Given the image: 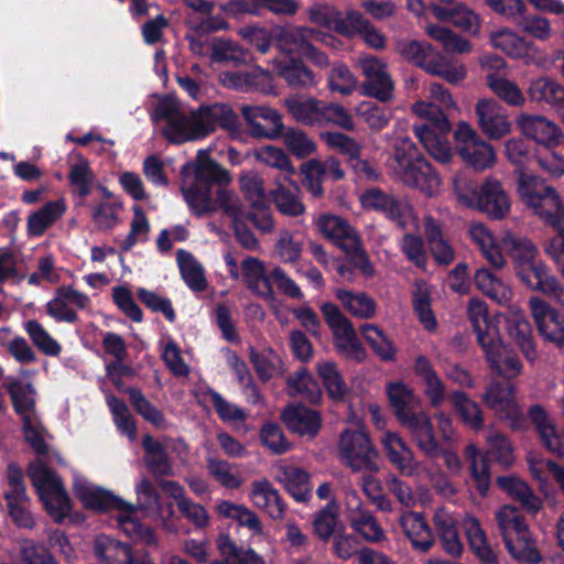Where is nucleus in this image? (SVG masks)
Here are the masks:
<instances>
[{"instance_id": "obj_1", "label": "nucleus", "mask_w": 564, "mask_h": 564, "mask_svg": "<svg viewBox=\"0 0 564 564\" xmlns=\"http://www.w3.org/2000/svg\"><path fill=\"white\" fill-rule=\"evenodd\" d=\"M74 491L87 509L97 511L116 510L118 512L116 517L117 527L127 536L145 545L156 544L158 539L153 530L142 524L139 519L132 517L135 507L130 502L82 478L74 480Z\"/></svg>"}, {"instance_id": "obj_2", "label": "nucleus", "mask_w": 564, "mask_h": 564, "mask_svg": "<svg viewBox=\"0 0 564 564\" xmlns=\"http://www.w3.org/2000/svg\"><path fill=\"white\" fill-rule=\"evenodd\" d=\"M387 394L395 416L404 426L416 447L429 458L440 454V443L436 440L431 417L423 411H417L420 400L402 382L388 384Z\"/></svg>"}, {"instance_id": "obj_3", "label": "nucleus", "mask_w": 564, "mask_h": 564, "mask_svg": "<svg viewBox=\"0 0 564 564\" xmlns=\"http://www.w3.org/2000/svg\"><path fill=\"white\" fill-rule=\"evenodd\" d=\"M393 170L405 185L429 196L436 194L440 188V176L408 138L400 139L394 144Z\"/></svg>"}, {"instance_id": "obj_4", "label": "nucleus", "mask_w": 564, "mask_h": 564, "mask_svg": "<svg viewBox=\"0 0 564 564\" xmlns=\"http://www.w3.org/2000/svg\"><path fill=\"white\" fill-rule=\"evenodd\" d=\"M444 107L432 101L420 100L413 104V112L426 122L414 127L415 137L436 161L445 164L452 159V151L445 134L451 130Z\"/></svg>"}, {"instance_id": "obj_5", "label": "nucleus", "mask_w": 564, "mask_h": 564, "mask_svg": "<svg viewBox=\"0 0 564 564\" xmlns=\"http://www.w3.org/2000/svg\"><path fill=\"white\" fill-rule=\"evenodd\" d=\"M496 521L506 549L520 564H538L541 554L520 511L510 505L502 506L496 512Z\"/></svg>"}, {"instance_id": "obj_6", "label": "nucleus", "mask_w": 564, "mask_h": 564, "mask_svg": "<svg viewBox=\"0 0 564 564\" xmlns=\"http://www.w3.org/2000/svg\"><path fill=\"white\" fill-rule=\"evenodd\" d=\"M397 51L405 59L449 84H458L467 76V69L462 62L441 54L429 43L404 40L398 42Z\"/></svg>"}, {"instance_id": "obj_7", "label": "nucleus", "mask_w": 564, "mask_h": 564, "mask_svg": "<svg viewBox=\"0 0 564 564\" xmlns=\"http://www.w3.org/2000/svg\"><path fill=\"white\" fill-rule=\"evenodd\" d=\"M518 193L525 206L546 225L552 226L564 213V202L556 189L539 177L521 173Z\"/></svg>"}, {"instance_id": "obj_8", "label": "nucleus", "mask_w": 564, "mask_h": 564, "mask_svg": "<svg viewBox=\"0 0 564 564\" xmlns=\"http://www.w3.org/2000/svg\"><path fill=\"white\" fill-rule=\"evenodd\" d=\"M10 394L14 412L22 421V430L25 441L41 451L44 448V429L39 413L36 411L35 388L30 382H22L19 379H12L6 384Z\"/></svg>"}, {"instance_id": "obj_9", "label": "nucleus", "mask_w": 564, "mask_h": 564, "mask_svg": "<svg viewBox=\"0 0 564 564\" xmlns=\"http://www.w3.org/2000/svg\"><path fill=\"white\" fill-rule=\"evenodd\" d=\"M154 116L164 120L163 135L173 143L182 144L203 138V126L198 109L184 111L170 100L158 104Z\"/></svg>"}, {"instance_id": "obj_10", "label": "nucleus", "mask_w": 564, "mask_h": 564, "mask_svg": "<svg viewBox=\"0 0 564 564\" xmlns=\"http://www.w3.org/2000/svg\"><path fill=\"white\" fill-rule=\"evenodd\" d=\"M467 187L465 180L454 178V191L460 202L470 205L475 200L478 208L491 219H502L509 214L510 198L499 180L492 176L486 177L478 191L473 188L471 197L466 193Z\"/></svg>"}, {"instance_id": "obj_11", "label": "nucleus", "mask_w": 564, "mask_h": 564, "mask_svg": "<svg viewBox=\"0 0 564 564\" xmlns=\"http://www.w3.org/2000/svg\"><path fill=\"white\" fill-rule=\"evenodd\" d=\"M338 455L352 473L379 470L378 451L362 430H346L340 434Z\"/></svg>"}, {"instance_id": "obj_12", "label": "nucleus", "mask_w": 564, "mask_h": 564, "mask_svg": "<svg viewBox=\"0 0 564 564\" xmlns=\"http://www.w3.org/2000/svg\"><path fill=\"white\" fill-rule=\"evenodd\" d=\"M456 148L466 164L476 171L490 169L496 163L494 147L485 141L467 122L455 130Z\"/></svg>"}, {"instance_id": "obj_13", "label": "nucleus", "mask_w": 564, "mask_h": 564, "mask_svg": "<svg viewBox=\"0 0 564 564\" xmlns=\"http://www.w3.org/2000/svg\"><path fill=\"white\" fill-rule=\"evenodd\" d=\"M358 66L365 77L360 86L362 95L381 102L393 99L394 83L383 59L372 55L360 56Z\"/></svg>"}, {"instance_id": "obj_14", "label": "nucleus", "mask_w": 564, "mask_h": 564, "mask_svg": "<svg viewBox=\"0 0 564 564\" xmlns=\"http://www.w3.org/2000/svg\"><path fill=\"white\" fill-rule=\"evenodd\" d=\"M481 400L499 420L508 421L513 430L522 426L523 414L514 399L512 383L492 380L486 387Z\"/></svg>"}, {"instance_id": "obj_15", "label": "nucleus", "mask_w": 564, "mask_h": 564, "mask_svg": "<svg viewBox=\"0 0 564 564\" xmlns=\"http://www.w3.org/2000/svg\"><path fill=\"white\" fill-rule=\"evenodd\" d=\"M45 308L55 322L75 324L79 321L76 310L90 311L91 300L72 285H62L55 290Z\"/></svg>"}, {"instance_id": "obj_16", "label": "nucleus", "mask_w": 564, "mask_h": 564, "mask_svg": "<svg viewBox=\"0 0 564 564\" xmlns=\"http://www.w3.org/2000/svg\"><path fill=\"white\" fill-rule=\"evenodd\" d=\"M33 449L37 457L29 465L28 476L40 496L63 485L62 479L51 466L54 464L63 465L65 462L59 453L54 448H51L45 442L44 448L41 451H37L36 448Z\"/></svg>"}, {"instance_id": "obj_17", "label": "nucleus", "mask_w": 564, "mask_h": 564, "mask_svg": "<svg viewBox=\"0 0 564 564\" xmlns=\"http://www.w3.org/2000/svg\"><path fill=\"white\" fill-rule=\"evenodd\" d=\"M240 111L252 137L272 140L283 134L282 117L275 109L259 105H243Z\"/></svg>"}, {"instance_id": "obj_18", "label": "nucleus", "mask_w": 564, "mask_h": 564, "mask_svg": "<svg viewBox=\"0 0 564 564\" xmlns=\"http://www.w3.org/2000/svg\"><path fill=\"white\" fill-rule=\"evenodd\" d=\"M516 124L524 137L546 148L558 145L564 140L560 127L542 115L521 112L516 118Z\"/></svg>"}, {"instance_id": "obj_19", "label": "nucleus", "mask_w": 564, "mask_h": 564, "mask_svg": "<svg viewBox=\"0 0 564 564\" xmlns=\"http://www.w3.org/2000/svg\"><path fill=\"white\" fill-rule=\"evenodd\" d=\"M532 317L540 335L547 341L564 349V325L558 313L544 300L533 296L529 300Z\"/></svg>"}, {"instance_id": "obj_20", "label": "nucleus", "mask_w": 564, "mask_h": 564, "mask_svg": "<svg viewBox=\"0 0 564 564\" xmlns=\"http://www.w3.org/2000/svg\"><path fill=\"white\" fill-rule=\"evenodd\" d=\"M502 243L514 261L517 275L525 279V270H533L539 278H543V274H545L544 262L538 259V248L531 240L518 238L508 232L503 236Z\"/></svg>"}, {"instance_id": "obj_21", "label": "nucleus", "mask_w": 564, "mask_h": 564, "mask_svg": "<svg viewBox=\"0 0 564 564\" xmlns=\"http://www.w3.org/2000/svg\"><path fill=\"white\" fill-rule=\"evenodd\" d=\"M478 126L489 139L499 140L511 131L505 108L495 99H480L475 106Z\"/></svg>"}, {"instance_id": "obj_22", "label": "nucleus", "mask_w": 564, "mask_h": 564, "mask_svg": "<svg viewBox=\"0 0 564 564\" xmlns=\"http://www.w3.org/2000/svg\"><path fill=\"white\" fill-rule=\"evenodd\" d=\"M381 443L389 462L402 475L413 477L421 473L423 464L415 458L414 452L398 433L386 431Z\"/></svg>"}, {"instance_id": "obj_23", "label": "nucleus", "mask_w": 564, "mask_h": 564, "mask_svg": "<svg viewBox=\"0 0 564 564\" xmlns=\"http://www.w3.org/2000/svg\"><path fill=\"white\" fill-rule=\"evenodd\" d=\"M240 268L242 281L250 292L264 300L274 299L271 274L268 275L264 263L260 259L247 257L241 261Z\"/></svg>"}, {"instance_id": "obj_24", "label": "nucleus", "mask_w": 564, "mask_h": 564, "mask_svg": "<svg viewBox=\"0 0 564 564\" xmlns=\"http://www.w3.org/2000/svg\"><path fill=\"white\" fill-rule=\"evenodd\" d=\"M486 359L498 376L511 379L521 372L522 365L518 356L508 349L498 337L490 341L487 347H481Z\"/></svg>"}, {"instance_id": "obj_25", "label": "nucleus", "mask_w": 564, "mask_h": 564, "mask_svg": "<svg viewBox=\"0 0 564 564\" xmlns=\"http://www.w3.org/2000/svg\"><path fill=\"white\" fill-rule=\"evenodd\" d=\"M423 230L435 262L440 265L451 264L455 259V252L444 236L442 223L427 214L423 217Z\"/></svg>"}, {"instance_id": "obj_26", "label": "nucleus", "mask_w": 564, "mask_h": 564, "mask_svg": "<svg viewBox=\"0 0 564 564\" xmlns=\"http://www.w3.org/2000/svg\"><path fill=\"white\" fill-rule=\"evenodd\" d=\"M198 111L203 126V138L213 133L217 128L227 131H236L238 129V115L228 104L215 102L200 106Z\"/></svg>"}, {"instance_id": "obj_27", "label": "nucleus", "mask_w": 564, "mask_h": 564, "mask_svg": "<svg viewBox=\"0 0 564 564\" xmlns=\"http://www.w3.org/2000/svg\"><path fill=\"white\" fill-rule=\"evenodd\" d=\"M399 523L415 551L422 553L430 551L434 544V535L422 513L405 512L400 517Z\"/></svg>"}, {"instance_id": "obj_28", "label": "nucleus", "mask_w": 564, "mask_h": 564, "mask_svg": "<svg viewBox=\"0 0 564 564\" xmlns=\"http://www.w3.org/2000/svg\"><path fill=\"white\" fill-rule=\"evenodd\" d=\"M249 496L252 503L271 519L280 520L284 517L286 505L268 479L252 481Z\"/></svg>"}, {"instance_id": "obj_29", "label": "nucleus", "mask_w": 564, "mask_h": 564, "mask_svg": "<svg viewBox=\"0 0 564 564\" xmlns=\"http://www.w3.org/2000/svg\"><path fill=\"white\" fill-rule=\"evenodd\" d=\"M318 231L341 250L351 247L359 238L357 230L343 217L332 214L321 215L316 219Z\"/></svg>"}, {"instance_id": "obj_30", "label": "nucleus", "mask_w": 564, "mask_h": 564, "mask_svg": "<svg viewBox=\"0 0 564 564\" xmlns=\"http://www.w3.org/2000/svg\"><path fill=\"white\" fill-rule=\"evenodd\" d=\"M281 417L288 429L300 436L314 437L321 429L319 413L304 405L285 408Z\"/></svg>"}, {"instance_id": "obj_31", "label": "nucleus", "mask_w": 564, "mask_h": 564, "mask_svg": "<svg viewBox=\"0 0 564 564\" xmlns=\"http://www.w3.org/2000/svg\"><path fill=\"white\" fill-rule=\"evenodd\" d=\"M462 527L468 540L469 547L482 564H498L497 555L489 543L479 520L466 513L462 519Z\"/></svg>"}, {"instance_id": "obj_32", "label": "nucleus", "mask_w": 564, "mask_h": 564, "mask_svg": "<svg viewBox=\"0 0 564 564\" xmlns=\"http://www.w3.org/2000/svg\"><path fill=\"white\" fill-rule=\"evenodd\" d=\"M274 479L297 501L306 500L312 491L310 475L304 469L293 465H278Z\"/></svg>"}, {"instance_id": "obj_33", "label": "nucleus", "mask_w": 564, "mask_h": 564, "mask_svg": "<svg viewBox=\"0 0 564 564\" xmlns=\"http://www.w3.org/2000/svg\"><path fill=\"white\" fill-rule=\"evenodd\" d=\"M529 416L539 433L543 446L556 456L563 457V437L557 433L555 424L546 411L540 404H535L529 410Z\"/></svg>"}, {"instance_id": "obj_34", "label": "nucleus", "mask_w": 564, "mask_h": 564, "mask_svg": "<svg viewBox=\"0 0 564 564\" xmlns=\"http://www.w3.org/2000/svg\"><path fill=\"white\" fill-rule=\"evenodd\" d=\"M219 79L225 87L249 91L252 89H264L271 86V75L268 70L256 67L251 72H223Z\"/></svg>"}, {"instance_id": "obj_35", "label": "nucleus", "mask_w": 564, "mask_h": 564, "mask_svg": "<svg viewBox=\"0 0 564 564\" xmlns=\"http://www.w3.org/2000/svg\"><path fill=\"white\" fill-rule=\"evenodd\" d=\"M67 207L64 198L50 200L28 217V234L41 237L50 227L63 217Z\"/></svg>"}, {"instance_id": "obj_36", "label": "nucleus", "mask_w": 564, "mask_h": 564, "mask_svg": "<svg viewBox=\"0 0 564 564\" xmlns=\"http://www.w3.org/2000/svg\"><path fill=\"white\" fill-rule=\"evenodd\" d=\"M415 373L424 383V394L433 408L441 406L446 397L445 384L437 376L432 364L424 356H419L414 366Z\"/></svg>"}, {"instance_id": "obj_37", "label": "nucleus", "mask_w": 564, "mask_h": 564, "mask_svg": "<svg viewBox=\"0 0 564 564\" xmlns=\"http://www.w3.org/2000/svg\"><path fill=\"white\" fill-rule=\"evenodd\" d=\"M94 551L104 564H133L131 547L107 535H98L94 542Z\"/></svg>"}, {"instance_id": "obj_38", "label": "nucleus", "mask_w": 564, "mask_h": 564, "mask_svg": "<svg viewBox=\"0 0 564 564\" xmlns=\"http://www.w3.org/2000/svg\"><path fill=\"white\" fill-rule=\"evenodd\" d=\"M468 232L481 254L494 268L501 269L505 267L506 260L496 238L484 224L477 223L470 225Z\"/></svg>"}, {"instance_id": "obj_39", "label": "nucleus", "mask_w": 564, "mask_h": 564, "mask_svg": "<svg viewBox=\"0 0 564 564\" xmlns=\"http://www.w3.org/2000/svg\"><path fill=\"white\" fill-rule=\"evenodd\" d=\"M468 317L477 335L480 347L499 337L497 328L489 323L487 305L484 301L471 299L468 304Z\"/></svg>"}, {"instance_id": "obj_40", "label": "nucleus", "mask_w": 564, "mask_h": 564, "mask_svg": "<svg viewBox=\"0 0 564 564\" xmlns=\"http://www.w3.org/2000/svg\"><path fill=\"white\" fill-rule=\"evenodd\" d=\"M531 100L545 102L558 110L564 109V86L550 77H539L528 88Z\"/></svg>"}, {"instance_id": "obj_41", "label": "nucleus", "mask_w": 564, "mask_h": 564, "mask_svg": "<svg viewBox=\"0 0 564 564\" xmlns=\"http://www.w3.org/2000/svg\"><path fill=\"white\" fill-rule=\"evenodd\" d=\"M210 58L215 63L241 66L251 62L252 55L238 43L229 39L217 37L213 41L210 46Z\"/></svg>"}, {"instance_id": "obj_42", "label": "nucleus", "mask_w": 564, "mask_h": 564, "mask_svg": "<svg viewBox=\"0 0 564 564\" xmlns=\"http://www.w3.org/2000/svg\"><path fill=\"white\" fill-rule=\"evenodd\" d=\"M453 408L464 425L474 431L484 427L485 414L478 402L463 391H455L451 395Z\"/></svg>"}, {"instance_id": "obj_43", "label": "nucleus", "mask_w": 564, "mask_h": 564, "mask_svg": "<svg viewBox=\"0 0 564 564\" xmlns=\"http://www.w3.org/2000/svg\"><path fill=\"white\" fill-rule=\"evenodd\" d=\"M545 274L539 278L533 270H525V279L517 275L532 291H540L564 307V286L544 263Z\"/></svg>"}, {"instance_id": "obj_44", "label": "nucleus", "mask_w": 564, "mask_h": 564, "mask_svg": "<svg viewBox=\"0 0 564 564\" xmlns=\"http://www.w3.org/2000/svg\"><path fill=\"white\" fill-rule=\"evenodd\" d=\"M144 448V463L148 469L155 476H170L173 474L171 460L164 446L152 436L145 435L142 440Z\"/></svg>"}, {"instance_id": "obj_45", "label": "nucleus", "mask_w": 564, "mask_h": 564, "mask_svg": "<svg viewBox=\"0 0 564 564\" xmlns=\"http://www.w3.org/2000/svg\"><path fill=\"white\" fill-rule=\"evenodd\" d=\"M286 382L291 397H300L310 403H317L322 399L319 384L306 368L290 375Z\"/></svg>"}, {"instance_id": "obj_46", "label": "nucleus", "mask_w": 564, "mask_h": 564, "mask_svg": "<svg viewBox=\"0 0 564 564\" xmlns=\"http://www.w3.org/2000/svg\"><path fill=\"white\" fill-rule=\"evenodd\" d=\"M490 42L494 47L502 51L512 58H521L528 55L533 48L531 42L509 29L492 32L490 34Z\"/></svg>"}, {"instance_id": "obj_47", "label": "nucleus", "mask_w": 564, "mask_h": 564, "mask_svg": "<svg viewBox=\"0 0 564 564\" xmlns=\"http://www.w3.org/2000/svg\"><path fill=\"white\" fill-rule=\"evenodd\" d=\"M181 275L186 285L194 292H202L207 288V280L203 265L185 250L176 253Z\"/></svg>"}, {"instance_id": "obj_48", "label": "nucleus", "mask_w": 564, "mask_h": 564, "mask_svg": "<svg viewBox=\"0 0 564 564\" xmlns=\"http://www.w3.org/2000/svg\"><path fill=\"white\" fill-rule=\"evenodd\" d=\"M474 280L477 289L497 303L507 304L511 301V289L489 270L485 268L478 269Z\"/></svg>"}, {"instance_id": "obj_49", "label": "nucleus", "mask_w": 564, "mask_h": 564, "mask_svg": "<svg viewBox=\"0 0 564 564\" xmlns=\"http://www.w3.org/2000/svg\"><path fill=\"white\" fill-rule=\"evenodd\" d=\"M316 372L323 381L330 399L340 401L348 392L347 384L338 370L336 362L319 360L316 364Z\"/></svg>"}, {"instance_id": "obj_50", "label": "nucleus", "mask_w": 564, "mask_h": 564, "mask_svg": "<svg viewBox=\"0 0 564 564\" xmlns=\"http://www.w3.org/2000/svg\"><path fill=\"white\" fill-rule=\"evenodd\" d=\"M336 296L355 317L368 319L376 314L377 304L375 300L364 292L354 293L339 289L336 291Z\"/></svg>"}, {"instance_id": "obj_51", "label": "nucleus", "mask_w": 564, "mask_h": 564, "mask_svg": "<svg viewBox=\"0 0 564 564\" xmlns=\"http://www.w3.org/2000/svg\"><path fill=\"white\" fill-rule=\"evenodd\" d=\"M254 158L267 166L281 171L283 182H291L292 176L295 175L294 165L281 148L273 145L259 147L254 150Z\"/></svg>"}, {"instance_id": "obj_52", "label": "nucleus", "mask_w": 564, "mask_h": 564, "mask_svg": "<svg viewBox=\"0 0 564 564\" xmlns=\"http://www.w3.org/2000/svg\"><path fill=\"white\" fill-rule=\"evenodd\" d=\"M230 177L226 170L212 160L203 150L197 152L195 164V183L207 186L212 183H227Z\"/></svg>"}, {"instance_id": "obj_53", "label": "nucleus", "mask_w": 564, "mask_h": 564, "mask_svg": "<svg viewBox=\"0 0 564 564\" xmlns=\"http://www.w3.org/2000/svg\"><path fill=\"white\" fill-rule=\"evenodd\" d=\"M279 76L292 87L306 88L315 84L313 72L300 61L272 62Z\"/></svg>"}, {"instance_id": "obj_54", "label": "nucleus", "mask_w": 564, "mask_h": 564, "mask_svg": "<svg viewBox=\"0 0 564 564\" xmlns=\"http://www.w3.org/2000/svg\"><path fill=\"white\" fill-rule=\"evenodd\" d=\"M412 301L414 311L423 326L427 330L434 329L436 318L431 308V288L425 281H415L412 291Z\"/></svg>"}, {"instance_id": "obj_55", "label": "nucleus", "mask_w": 564, "mask_h": 564, "mask_svg": "<svg viewBox=\"0 0 564 564\" xmlns=\"http://www.w3.org/2000/svg\"><path fill=\"white\" fill-rule=\"evenodd\" d=\"M348 523L368 543H379L387 539L383 528L369 509L348 520Z\"/></svg>"}, {"instance_id": "obj_56", "label": "nucleus", "mask_w": 564, "mask_h": 564, "mask_svg": "<svg viewBox=\"0 0 564 564\" xmlns=\"http://www.w3.org/2000/svg\"><path fill=\"white\" fill-rule=\"evenodd\" d=\"M39 497L43 502L46 512L54 519L55 522L62 523L69 514L72 502L64 485L48 490Z\"/></svg>"}, {"instance_id": "obj_57", "label": "nucleus", "mask_w": 564, "mask_h": 564, "mask_svg": "<svg viewBox=\"0 0 564 564\" xmlns=\"http://www.w3.org/2000/svg\"><path fill=\"white\" fill-rule=\"evenodd\" d=\"M425 31L430 37L442 45L446 53L465 54L471 51L470 42L449 29L438 24H429Z\"/></svg>"}, {"instance_id": "obj_58", "label": "nucleus", "mask_w": 564, "mask_h": 564, "mask_svg": "<svg viewBox=\"0 0 564 564\" xmlns=\"http://www.w3.org/2000/svg\"><path fill=\"white\" fill-rule=\"evenodd\" d=\"M182 192L185 202L196 216L202 217L216 212L208 186L193 183L184 186Z\"/></svg>"}, {"instance_id": "obj_59", "label": "nucleus", "mask_w": 564, "mask_h": 564, "mask_svg": "<svg viewBox=\"0 0 564 564\" xmlns=\"http://www.w3.org/2000/svg\"><path fill=\"white\" fill-rule=\"evenodd\" d=\"M217 511L226 517L236 520L240 525L249 529L253 534L262 533V524L258 516L243 505H236L230 501H220Z\"/></svg>"}, {"instance_id": "obj_60", "label": "nucleus", "mask_w": 564, "mask_h": 564, "mask_svg": "<svg viewBox=\"0 0 564 564\" xmlns=\"http://www.w3.org/2000/svg\"><path fill=\"white\" fill-rule=\"evenodd\" d=\"M508 333L517 341L527 359L534 360L536 351L531 338L530 323L522 315L514 314L508 319Z\"/></svg>"}, {"instance_id": "obj_61", "label": "nucleus", "mask_w": 564, "mask_h": 564, "mask_svg": "<svg viewBox=\"0 0 564 564\" xmlns=\"http://www.w3.org/2000/svg\"><path fill=\"white\" fill-rule=\"evenodd\" d=\"M380 213L402 230H405L410 224H414L417 227V219L413 207L404 197L392 195L389 203H387V207Z\"/></svg>"}, {"instance_id": "obj_62", "label": "nucleus", "mask_w": 564, "mask_h": 564, "mask_svg": "<svg viewBox=\"0 0 564 564\" xmlns=\"http://www.w3.org/2000/svg\"><path fill=\"white\" fill-rule=\"evenodd\" d=\"M285 106L290 115L306 126H317L321 100L314 98H289Z\"/></svg>"}, {"instance_id": "obj_63", "label": "nucleus", "mask_w": 564, "mask_h": 564, "mask_svg": "<svg viewBox=\"0 0 564 564\" xmlns=\"http://www.w3.org/2000/svg\"><path fill=\"white\" fill-rule=\"evenodd\" d=\"M490 90L503 102L512 107H522L525 104V97L521 88L506 75L502 77L490 76L488 85Z\"/></svg>"}, {"instance_id": "obj_64", "label": "nucleus", "mask_w": 564, "mask_h": 564, "mask_svg": "<svg viewBox=\"0 0 564 564\" xmlns=\"http://www.w3.org/2000/svg\"><path fill=\"white\" fill-rule=\"evenodd\" d=\"M315 29L307 26H294L281 31L278 43L281 50L285 52L299 51L302 54L311 46L310 40L313 37Z\"/></svg>"}]
</instances>
